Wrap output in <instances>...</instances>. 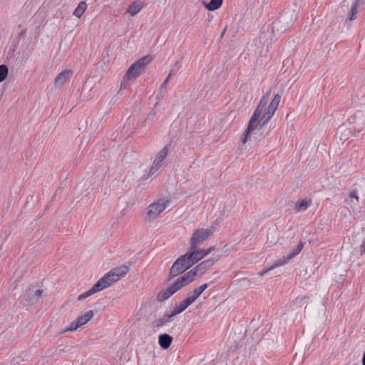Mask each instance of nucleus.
Here are the masks:
<instances>
[{
    "label": "nucleus",
    "instance_id": "22",
    "mask_svg": "<svg viewBox=\"0 0 365 365\" xmlns=\"http://www.w3.org/2000/svg\"><path fill=\"white\" fill-rule=\"evenodd\" d=\"M87 9V4L85 1H81L75 9L73 15L77 18H81Z\"/></svg>",
    "mask_w": 365,
    "mask_h": 365
},
{
    "label": "nucleus",
    "instance_id": "1",
    "mask_svg": "<svg viewBox=\"0 0 365 365\" xmlns=\"http://www.w3.org/2000/svg\"><path fill=\"white\" fill-rule=\"evenodd\" d=\"M269 93L264 96L252 116L250 119L247 128L242 135V140L245 143L248 137L257 134L272 118L279 106L281 96L276 94L269 103Z\"/></svg>",
    "mask_w": 365,
    "mask_h": 365
},
{
    "label": "nucleus",
    "instance_id": "12",
    "mask_svg": "<svg viewBox=\"0 0 365 365\" xmlns=\"http://www.w3.org/2000/svg\"><path fill=\"white\" fill-rule=\"evenodd\" d=\"M168 154V147H164L158 153L150 168V172L151 173H156L159 170H160L164 166L165 160Z\"/></svg>",
    "mask_w": 365,
    "mask_h": 365
},
{
    "label": "nucleus",
    "instance_id": "21",
    "mask_svg": "<svg viewBox=\"0 0 365 365\" xmlns=\"http://www.w3.org/2000/svg\"><path fill=\"white\" fill-rule=\"evenodd\" d=\"M99 291H101V289H100L99 284L96 282L89 290L85 292L84 293L78 295V300H83L91 295L93 294L96 292H98Z\"/></svg>",
    "mask_w": 365,
    "mask_h": 365
},
{
    "label": "nucleus",
    "instance_id": "26",
    "mask_svg": "<svg viewBox=\"0 0 365 365\" xmlns=\"http://www.w3.org/2000/svg\"><path fill=\"white\" fill-rule=\"evenodd\" d=\"M311 204V202L307 200H303L296 203V209L298 211H304L307 210Z\"/></svg>",
    "mask_w": 365,
    "mask_h": 365
},
{
    "label": "nucleus",
    "instance_id": "2",
    "mask_svg": "<svg viewBox=\"0 0 365 365\" xmlns=\"http://www.w3.org/2000/svg\"><path fill=\"white\" fill-rule=\"evenodd\" d=\"M269 93L264 96L252 116L250 119L247 128L242 135V140L245 143L248 137L257 134L272 118L279 106L281 96L276 94L269 103Z\"/></svg>",
    "mask_w": 365,
    "mask_h": 365
},
{
    "label": "nucleus",
    "instance_id": "17",
    "mask_svg": "<svg viewBox=\"0 0 365 365\" xmlns=\"http://www.w3.org/2000/svg\"><path fill=\"white\" fill-rule=\"evenodd\" d=\"M174 318L170 312H166L161 318L154 322V327L156 328L165 327L173 321Z\"/></svg>",
    "mask_w": 365,
    "mask_h": 365
},
{
    "label": "nucleus",
    "instance_id": "9",
    "mask_svg": "<svg viewBox=\"0 0 365 365\" xmlns=\"http://www.w3.org/2000/svg\"><path fill=\"white\" fill-rule=\"evenodd\" d=\"M294 21V14L293 12L287 13L282 15L279 19L272 23V30L277 32H282L287 29Z\"/></svg>",
    "mask_w": 365,
    "mask_h": 365
},
{
    "label": "nucleus",
    "instance_id": "5",
    "mask_svg": "<svg viewBox=\"0 0 365 365\" xmlns=\"http://www.w3.org/2000/svg\"><path fill=\"white\" fill-rule=\"evenodd\" d=\"M153 57L150 55H147L142 57L134 63H133L128 69L124 76V81H130L136 78L145 70V67L153 61Z\"/></svg>",
    "mask_w": 365,
    "mask_h": 365
},
{
    "label": "nucleus",
    "instance_id": "19",
    "mask_svg": "<svg viewBox=\"0 0 365 365\" xmlns=\"http://www.w3.org/2000/svg\"><path fill=\"white\" fill-rule=\"evenodd\" d=\"M173 341V337L168 334H163L158 336V344L163 349H168Z\"/></svg>",
    "mask_w": 365,
    "mask_h": 365
},
{
    "label": "nucleus",
    "instance_id": "14",
    "mask_svg": "<svg viewBox=\"0 0 365 365\" xmlns=\"http://www.w3.org/2000/svg\"><path fill=\"white\" fill-rule=\"evenodd\" d=\"M71 70H65L58 73V75L56 77L54 81V85L56 87H61L67 82H68L69 79L72 76Z\"/></svg>",
    "mask_w": 365,
    "mask_h": 365
},
{
    "label": "nucleus",
    "instance_id": "24",
    "mask_svg": "<svg viewBox=\"0 0 365 365\" xmlns=\"http://www.w3.org/2000/svg\"><path fill=\"white\" fill-rule=\"evenodd\" d=\"M43 291L41 289L29 290V295L31 298V303H36L41 297Z\"/></svg>",
    "mask_w": 365,
    "mask_h": 365
},
{
    "label": "nucleus",
    "instance_id": "10",
    "mask_svg": "<svg viewBox=\"0 0 365 365\" xmlns=\"http://www.w3.org/2000/svg\"><path fill=\"white\" fill-rule=\"evenodd\" d=\"M215 230V228L214 227L196 230L193 233L192 237L190 239V246H192L194 247L195 246H197V244L207 240V239H209L210 236L213 235Z\"/></svg>",
    "mask_w": 365,
    "mask_h": 365
},
{
    "label": "nucleus",
    "instance_id": "18",
    "mask_svg": "<svg viewBox=\"0 0 365 365\" xmlns=\"http://www.w3.org/2000/svg\"><path fill=\"white\" fill-rule=\"evenodd\" d=\"M192 304L188 301V299L185 297L182 302L179 304H175L173 307V310L170 312L173 316L176 317L178 314L182 313L185 311L190 305Z\"/></svg>",
    "mask_w": 365,
    "mask_h": 365
},
{
    "label": "nucleus",
    "instance_id": "16",
    "mask_svg": "<svg viewBox=\"0 0 365 365\" xmlns=\"http://www.w3.org/2000/svg\"><path fill=\"white\" fill-rule=\"evenodd\" d=\"M207 284H203L200 286L198 288L193 289L192 292H190L186 298L188 301L192 304L196 299L200 297V295L207 288Z\"/></svg>",
    "mask_w": 365,
    "mask_h": 365
},
{
    "label": "nucleus",
    "instance_id": "25",
    "mask_svg": "<svg viewBox=\"0 0 365 365\" xmlns=\"http://www.w3.org/2000/svg\"><path fill=\"white\" fill-rule=\"evenodd\" d=\"M361 4V0H356L352 4V6L351 7V10H350V16H349L350 20H354L356 19V14L358 12V7L359 6V5Z\"/></svg>",
    "mask_w": 365,
    "mask_h": 365
},
{
    "label": "nucleus",
    "instance_id": "23",
    "mask_svg": "<svg viewBox=\"0 0 365 365\" xmlns=\"http://www.w3.org/2000/svg\"><path fill=\"white\" fill-rule=\"evenodd\" d=\"M222 4V0H210L209 3L203 2L205 8L209 11H215L219 9Z\"/></svg>",
    "mask_w": 365,
    "mask_h": 365
},
{
    "label": "nucleus",
    "instance_id": "20",
    "mask_svg": "<svg viewBox=\"0 0 365 365\" xmlns=\"http://www.w3.org/2000/svg\"><path fill=\"white\" fill-rule=\"evenodd\" d=\"M143 4L140 1L133 2L127 9V12L132 16L136 15L143 9Z\"/></svg>",
    "mask_w": 365,
    "mask_h": 365
},
{
    "label": "nucleus",
    "instance_id": "13",
    "mask_svg": "<svg viewBox=\"0 0 365 365\" xmlns=\"http://www.w3.org/2000/svg\"><path fill=\"white\" fill-rule=\"evenodd\" d=\"M190 252L186 254L188 255L190 261H193V264L198 262L199 260L204 258L205 256L209 255L212 251V248H209L207 250H201L197 249V246H195L194 247L192 246H190Z\"/></svg>",
    "mask_w": 365,
    "mask_h": 365
},
{
    "label": "nucleus",
    "instance_id": "7",
    "mask_svg": "<svg viewBox=\"0 0 365 365\" xmlns=\"http://www.w3.org/2000/svg\"><path fill=\"white\" fill-rule=\"evenodd\" d=\"M192 265L193 261H190L188 255L185 254L175 262L170 269V274L175 277L182 273Z\"/></svg>",
    "mask_w": 365,
    "mask_h": 365
},
{
    "label": "nucleus",
    "instance_id": "3",
    "mask_svg": "<svg viewBox=\"0 0 365 365\" xmlns=\"http://www.w3.org/2000/svg\"><path fill=\"white\" fill-rule=\"evenodd\" d=\"M210 264V261H204L190 271L178 277L173 284L158 294V300L160 302L166 300L176 292L192 283L197 278L198 273L202 274L205 272L206 267Z\"/></svg>",
    "mask_w": 365,
    "mask_h": 365
},
{
    "label": "nucleus",
    "instance_id": "8",
    "mask_svg": "<svg viewBox=\"0 0 365 365\" xmlns=\"http://www.w3.org/2000/svg\"><path fill=\"white\" fill-rule=\"evenodd\" d=\"M302 244L298 245L297 247L290 253H289L287 255H284L282 257L278 259L270 267L262 271L259 274L260 276H263L268 273L269 272H270L271 270L286 264L290 259L296 257L302 251Z\"/></svg>",
    "mask_w": 365,
    "mask_h": 365
},
{
    "label": "nucleus",
    "instance_id": "11",
    "mask_svg": "<svg viewBox=\"0 0 365 365\" xmlns=\"http://www.w3.org/2000/svg\"><path fill=\"white\" fill-rule=\"evenodd\" d=\"M94 316L93 310H89L84 314L80 315L75 321L72 322L69 327H67L63 332L73 331L79 327L86 324Z\"/></svg>",
    "mask_w": 365,
    "mask_h": 365
},
{
    "label": "nucleus",
    "instance_id": "27",
    "mask_svg": "<svg viewBox=\"0 0 365 365\" xmlns=\"http://www.w3.org/2000/svg\"><path fill=\"white\" fill-rule=\"evenodd\" d=\"M8 75V68L5 65L0 66V82L4 81Z\"/></svg>",
    "mask_w": 365,
    "mask_h": 365
},
{
    "label": "nucleus",
    "instance_id": "4",
    "mask_svg": "<svg viewBox=\"0 0 365 365\" xmlns=\"http://www.w3.org/2000/svg\"><path fill=\"white\" fill-rule=\"evenodd\" d=\"M128 267L123 265L112 269L106 273L98 282L101 290L110 287L113 284L120 280L128 272Z\"/></svg>",
    "mask_w": 365,
    "mask_h": 365
},
{
    "label": "nucleus",
    "instance_id": "15",
    "mask_svg": "<svg viewBox=\"0 0 365 365\" xmlns=\"http://www.w3.org/2000/svg\"><path fill=\"white\" fill-rule=\"evenodd\" d=\"M150 166L148 163H141L135 170L137 177L140 180H145L154 175L155 173L150 172Z\"/></svg>",
    "mask_w": 365,
    "mask_h": 365
},
{
    "label": "nucleus",
    "instance_id": "30",
    "mask_svg": "<svg viewBox=\"0 0 365 365\" xmlns=\"http://www.w3.org/2000/svg\"><path fill=\"white\" fill-rule=\"evenodd\" d=\"M173 71H170V73L168 74V76H170V78L171 77V76L173 75Z\"/></svg>",
    "mask_w": 365,
    "mask_h": 365
},
{
    "label": "nucleus",
    "instance_id": "6",
    "mask_svg": "<svg viewBox=\"0 0 365 365\" xmlns=\"http://www.w3.org/2000/svg\"><path fill=\"white\" fill-rule=\"evenodd\" d=\"M170 205V200L158 199L148 207L146 220L151 222L156 220L159 215Z\"/></svg>",
    "mask_w": 365,
    "mask_h": 365
},
{
    "label": "nucleus",
    "instance_id": "29",
    "mask_svg": "<svg viewBox=\"0 0 365 365\" xmlns=\"http://www.w3.org/2000/svg\"><path fill=\"white\" fill-rule=\"evenodd\" d=\"M362 364L363 365H365V353L363 355V358H362Z\"/></svg>",
    "mask_w": 365,
    "mask_h": 365
},
{
    "label": "nucleus",
    "instance_id": "28",
    "mask_svg": "<svg viewBox=\"0 0 365 365\" xmlns=\"http://www.w3.org/2000/svg\"><path fill=\"white\" fill-rule=\"evenodd\" d=\"M170 80V76H168V77L166 78V79L165 80V81L163 82V83L162 84L161 87H164L168 82V81Z\"/></svg>",
    "mask_w": 365,
    "mask_h": 365
}]
</instances>
